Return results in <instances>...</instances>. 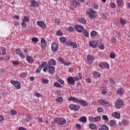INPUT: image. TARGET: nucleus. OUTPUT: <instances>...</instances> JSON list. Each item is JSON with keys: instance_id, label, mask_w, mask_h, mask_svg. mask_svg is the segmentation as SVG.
Masks as SVG:
<instances>
[{"instance_id": "obj_1", "label": "nucleus", "mask_w": 130, "mask_h": 130, "mask_svg": "<svg viewBox=\"0 0 130 130\" xmlns=\"http://www.w3.org/2000/svg\"><path fill=\"white\" fill-rule=\"evenodd\" d=\"M54 120L56 123L60 124V125H63L67 123V120L63 118L55 117Z\"/></svg>"}, {"instance_id": "obj_2", "label": "nucleus", "mask_w": 130, "mask_h": 130, "mask_svg": "<svg viewBox=\"0 0 130 130\" xmlns=\"http://www.w3.org/2000/svg\"><path fill=\"white\" fill-rule=\"evenodd\" d=\"M86 13L88 15L90 18H91V19H94V18H96V16H97L96 12L91 9H89L86 11Z\"/></svg>"}, {"instance_id": "obj_3", "label": "nucleus", "mask_w": 130, "mask_h": 130, "mask_svg": "<svg viewBox=\"0 0 130 130\" xmlns=\"http://www.w3.org/2000/svg\"><path fill=\"white\" fill-rule=\"evenodd\" d=\"M123 105H124V102L120 99L117 100L116 102L115 106L117 109H120Z\"/></svg>"}, {"instance_id": "obj_4", "label": "nucleus", "mask_w": 130, "mask_h": 130, "mask_svg": "<svg viewBox=\"0 0 130 130\" xmlns=\"http://www.w3.org/2000/svg\"><path fill=\"white\" fill-rule=\"evenodd\" d=\"M67 81L68 84H69V85H72V86H74V85L76 84V82L75 81V78L72 76L69 77L67 79Z\"/></svg>"}, {"instance_id": "obj_5", "label": "nucleus", "mask_w": 130, "mask_h": 130, "mask_svg": "<svg viewBox=\"0 0 130 130\" xmlns=\"http://www.w3.org/2000/svg\"><path fill=\"white\" fill-rule=\"evenodd\" d=\"M66 45H67V46H69L70 47L73 46V48H77V43L71 41L66 42Z\"/></svg>"}, {"instance_id": "obj_6", "label": "nucleus", "mask_w": 130, "mask_h": 130, "mask_svg": "<svg viewBox=\"0 0 130 130\" xmlns=\"http://www.w3.org/2000/svg\"><path fill=\"white\" fill-rule=\"evenodd\" d=\"M11 83L12 85L16 88L17 89H20L21 88V83L17 81L11 80Z\"/></svg>"}, {"instance_id": "obj_7", "label": "nucleus", "mask_w": 130, "mask_h": 130, "mask_svg": "<svg viewBox=\"0 0 130 130\" xmlns=\"http://www.w3.org/2000/svg\"><path fill=\"white\" fill-rule=\"evenodd\" d=\"M99 42L96 41H90L89 42V46L93 47V48H97Z\"/></svg>"}, {"instance_id": "obj_8", "label": "nucleus", "mask_w": 130, "mask_h": 130, "mask_svg": "<svg viewBox=\"0 0 130 130\" xmlns=\"http://www.w3.org/2000/svg\"><path fill=\"white\" fill-rule=\"evenodd\" d=\"M41 45L42 46V51H44L45 50V46H46V41L43 38H42L41 41Z\"/></svg>"}, {"instance_id": "obj_9", "label": "nucleus", "mask_w": 130, "mask_h": 130, "mask_svg": "<svg viewBox=\"0 0 130 130\" xmlns=\"http://www.w3.org/2000/svg\"><path fill=\"white\" fill-rule=\"evenodd\" d=\"M51 49L53 52H55V51H57L58 50V44L56 43H54L52 44Z\"/></svg>"}, {"instance_id": "obj_10", "label": "nucleus", "mask_w": 130, "mask_h": 130, "mask_svg": "<svg viewBox=\"0 0 130 130\" xmlns=\"http://www.w3.org/2000/svg\"><path fill=\"white\" fill-rule=\"evenodd\" d=\"M16 53L17 54V55H19L21 58L24 59L25 58V55L23 54V52H22V51L20 49H17L15 50Z\"/></svg>"}, {"instance_id": "obj_11", "label": "nucleus", "mask_w": 130, "mask_h": 130, "mask_svg": "<svg viewBox=\"0 0 130 130\" xmlns=\"http://www.w3.org/2000/svg\"><path fill=\"white\" fill-rule=\"evenodd\" d=\"M70 109H71V110H75V111H78V110L80 109V106L71 104L70 106Z\"/></svg>"}, {"instance_id": "obj_12", "label": "nucleus", "mask_w": 130, "mask_h": 130, "mask_svg": "<svg viewBox=\"0 0 130 130\" xmlns=\"http://www.w3.org/2000/svg\"><path fill=\"white\" fill-rule=\"evenodd\" d=\"M56 64V61L54 59H50L48 61L47 67H52L51 66H55Z\"/></svg>"}, {"instance_id": "obj_13", "label": "nucleus", "mask_w": 130, "mask_h": 130, "mask_svg": "<svg viewBox=\"0 0 130 130\" xmlns=\"http://www.w3.org/2000/svg\"><path fill=\"white\" fill-rule=\"evenodd\" d=\"M75 29L77 32L81 33L84 30V27L82 25H75Z\"/></svg>"}, {"instance_id": "obj_14", "label": "nucleus", "mask_w": 130, "mask_h": 130, "mask_svg": "<svg viewBox=\"0 0 130 130\" xmlns=\"http://www.w3.org/2000/svg\"><path fill=\"white\" fill-rule=\"evenodd\" d=\"M47 62H43L39 67V68L37 69L36 70V73H40V71L42 70L43 68H44L45 66H46Z\"/></svg>"}, {"instance_id": "obj_15", "label": "nucleus", "mask_w": 130, "mask_h": 130, "mask_svg": "<svg viewBox=\"0 0 130 130\" xmlns=\"http://www.w3.org/2000/svg\"><path fill=\"white\" fill-rule=\"evenodd\" d=\"M37 24L39 26V27L43 28V29H45V28H46V25L43 21H38Z\"/></svg>"}, {"instance_id": "obj_16", "label": "nucleus", "mask_w": 130, "mask_h": 130, "mask_svg": "<svg viewBox=\"0 0 130 130\" xmlns=\"http://www.w3.org/2000/svg\"><path fill=\"white\" fill-rule=\"evenodd\" d=\"M100 67L102 68H105L106 69H109V64L106 62H102L100 64Z\"/></svg>"}, {"instance_id": "obj_17", "label": "nucleus", "mask_w": 130, "mask_h": 130, "mask_svg": "<svg viewBox=\"0 0 130 130\" xmlns=\"http://www.w3.org/2000/svg\"><path fill=\"white\" fill-rule=\"evenodd\" d=\"M68 100H69V101H73V102H75L76 103H79L80 100H78V98L71 96L68 99Z\"/></svg>"}, {"instance_id": "obj_18", "label": "nucleus", "mask_w": 130, "mask_h": 130, "mask_svg": "<svg viewBox=\"0 0 130 130\" xmlns=\"http://www.w3.org/2000/svg\"><path fill=\"white\" fill-rule=\"evenodd\" d=\"M80 104V105H82V106L86 107L88 106V103L83 100H80L79 103Z\"/></svg>"}, {"instance_id": "obj_19", "label": "nucleus", "mask_w": 130, "mask_h": 130, "mask_svg": "<svg viewBox=\"0 0 130 130\" xmlns=\"http://www.w3.org/2000/svg\"><path fill=\"white\" fill-rule=\"evenodd\" d=\"M31 5L30 7H32L34 8V7H39V3H38L37 2L35 1H31Z\"/></svg>"}, {"instance_id": "obj_20", "label": "nucleus", "mask_w": 130, "mask_h": 130, "mask_svg": "<svg viewBox=\"0 0 130 130\" xmlns=\"http://www.w3.org/2000/svg\"><path fill=\"white\" fill-rule=\"evenodd\" d=\"M98 102L99 103H100V104H103V105H109V102H107V101H105L103 100H98Z\"/></svg>"}, {"instance_id": "obj_21", "label": "nucleus", "mask_w": 130, "mask_h": 130, "mask_svg": "<svg viewBox=\"0 0 130 130\" xmlns=\"http://www.w3.org/2000/svg\"><path fill=\"white\" fill-rule=\"evenodd\" d=\"M48 69L49 70V73L50 74H54V71L55 70V68L53 66H48Z\"/></svg>"}, {"instance_id": "obj_22", "label": "nucleus", "mask_w": 130, "mask_h": 130, "mask_svg": "<svg viewBox=\"0 0 130 130\" xmlns=\"http://www.w3.org/2000/svg\"><path fill=\"white\" fill-rule=\"evenodd\" d=\"M26 60L29 63H32V62H34V59H33V58L30 56H27Z\"/></svg>"}, {"instance_id": "obj_23", "label": "nucleus", "mask_w": 130, "mask_h": 130, "mask_svg": "<svg viewBox=\"0 0 130 130\" xmlns=\"http://www.w3.org/2000/svg\"><path fill=\"white\" fill-rule=\"evenodd\" d=\"M110 86L112 88H114L115 86V80H113V79L110 78Z\"/></svg>"}, {"instance_id": "obj_24", "label": "nucleus", "mask_w": 130, "mask_h": 130, "mask_svg": "<svg viewBox=\"0 0 130 130\" xmlns=\"http://www.w3.org/2000/svg\"><path fill=\"white\" fill-rule=\"evenodd\" d=\"M110 124L112 127H115V126L117 125L116 121H115L114 120H111L110 121Z\"/></svg>"}, {"instance_id": "obj_25", "label": "nucleus", "mask_w": 130, "mask_h": 130, "mask_svg": "<svg viewBox=\"0 0 130 130\" xmlns=\"http://www.w3.org/2000/svg\"><path fill=\"white\" fill-rule=\"evenodd\" d=\"M87 58L88 60H89L88 62H89V63H92V62L93 61V60L94 59L93 56H92V55H88L87 56Z\"/></svg>"}, {"instance_id": "obj_26", "label": "nucleus", "mask_w": 130, "mask_h": 130, "mask_svg": "<svg viewBox=\"0 0 130 130\" xmlns=\"http://www.w3.org/2000/svg\"><path fill=\"white\" fill-rule=\"evenodd\" d=\"M79 121H81V122H83V123H85V122H87V118L85 116H83L79 118Z\"/></svg>"}, {"instance_id": "obj_27", "label": "nucleus", "mask_w": 130, "mask_h": 130, "mask_svg": "<svg viewBox=\"0 0 130 130\" xmlns=\"http://www.w3.org/2000/svg\"><path fill=\"white\" fill-rule=\"evenodd\" d=\"M78 21L80 23H82V24H86V23H87L86 19L83 18H81L79 19Z\"/></svg>"}, {"instance_id": "obj_28", "label": "nucleus", "mask_w": 130, "mask_h": 130, "mask_svg": "<svg viewBox=\"0 0 130 130\" xmlns=\"http://www.w3.org/2000/svg\"><path fill=\"white\" fill-rule=\"evenodd\" d=\"M6 48L4 47H2L1 48V53L3 54V55H6Z\"/></svg>"}, {"instance_id": "obj_29", "label": "nucleus", "mask_w": 130, "mask_h": 130, "mask_svg": "<svg viewBox=\"0 0 130 130\" xmlns=\"http://www.w3.org/2000/svg\"><path fill=\"white\" fill-rule=\"evenodd\" d=\"M108 126L106 125H102V127L99 128V130H108Z\"/></svg>"}, {"instance_id": "obj_30", "label": "nucleus", "mask_w": 130, "mask_h": 130, "mask_svg": "<svg viewBox=\"0 0 130 130\" xmlns=\"http://www.w3.org/2000/svg\"><path fill=\"white\" fill-rule=\"evenodd\" d=\"M98 46L100 48V49H101L102 50H103V49H104V45H103L101 43H98Z\"/></svg>"}, {"instance_id": "obj_31", "label": "nucleus", "mask_w": 130, "mask_h": 130, "mask_svg": "<svg viewBox=\"0 0 130 130\" xmlns=\"http://www.w3.org/2000/svg\"><path fill=\"white\" fill-rule=\"evenodd\" d=\"M89 127L91 129H96V125L93 123L89 124Z\"/></svg>"}, {"instance_id": "obj_32", "label": "nucleus", "mask_w": 130, "mask_h": 130, "mask_svg": "<svg viewBox=\"0 0 130 130\" xmlns=\"http://www.w3.org/2000/svg\"><path fill=\"white\" fill-rule=\"evenodd\" d=\"M72 6H74V7H78V6H79V2H77V1H73L72 2Z\"/></svg>"}, {"instance_id": "obj_33", "label": "nucleus", "mask_w": 130, "mask_h": 130, "mask_svg": "<svg viewBox=\"0 0 130 130\" xmlns=\"http://www.w3.org/2000/svg\"><path fill=\"white\" fill-rule=\"evenodd\" d=\"M56 102L61 103L63 101V99L62 97H58L56 99Z\"/></svg>"}, {"instance_id": "obj_34", "label": "nucleus", "mask_w": 130, "mask_h": 130, "mask_svg": "<svg viewBox=\"0 0 130 130\" xmlns=\"http://www.w3.org/2000/svg\"><path fill=\"white\" fill-rule=\"evenodd\" d=\"M100 120H101V116H98L94 117V122H96V121H100Z\"/></svg>"}, {"instance_id": "obj_35", "label": "nucleus", "mask_w": 130, "mask_h": 130, "mask_svg": "<svg viewBox=\"0 0 130 130\" xmlns=\"http://www.w3.org/2000/svg\"><path fill=\"white\" fill-rule=\"evenodd\" d=\"M10 114L11 115H17V111L15 110H11L10 111Z\"/></svg>"}, {"instance_id": "obj_36", "label": "nucleus", "mask_w": 130, "mask_h": 130, "mask_svg": "<svg viewBox=\"0 0 130 130\" xmlns=\"http://www.w3.org/2000/svg\"><path fill=\"white\" fill-rule=\"evenodd\" d=\"M56 35L57 36H62V35H63V34L61 30H57L56 31Z\"/></svg>"}, {"instance_id": "obj_37", "label": "nucleus", "mask_w": 130, "mask_h": 130, "mask_svg": "<svg viewBox=\"0 0 130 130\" xmlns=\"http://www.w3.org/2000/svg\"><path fill=\"white\" fill-rule=\"evenodd\" d=\"M42 81L44 84H48V82H49L47 78H42Z\"/></svg>"}, {"instance_id": "obj_38", "label": "nucleus", "mask_w": 130, "mask_h": 130, "mask_svg": "<svg viewBox=\"0 0 130 130\" xmlns=\"http://www.w3.org/2000/svg\"><path fill=\"white\" fill-rule=\"evenodd\" d=\"M54 87H57V88H61V85L59 84L58 82H55L54 83Z\"/></svg>"}, {"instance_id": "obj_39", "label": "nucleus", "mask_w": 130, "mask_h": 130, "mask_svg": "<svg viewBox=\"0 0 130 130\" xmlns=\"http://www.w3.org/2000/svg\"><path fill=\"white\" fill-rule=\"evenodd\" d=\"M21 26L23 27V28H26V27H27V24H26V22H25L24 19L22 20L21 22Z\"/></svg>"}, {"instance_id": "obj_40", "label": "nucleus", "mask_w": 130, "mask_h": 130, "mask_svg": "<svg viewBox=\"0 0 130 130\" xmlns=\"http://www.w3.org/2000/svg\"><path fill=\"white\" fill-rule=\"evenodd\" d=\"M117 93L119 94V95H121L123 93V89L122 88H119L118 91H117Z\"/></svg>"}, {"instance_id": "obj_41", "label": "nucleus", "mask_w": 130, "mask_h": 130, "mask_svg": "<svg viewBox=\"0 0 130 130\" xmlns=\"http://www.w3.org/2000/svg\"><path fill=\"white\" fill-rule=\"evenodd\" d=\"M60 41L61 42H63V43H64V42H66L67 41V38L62 37L60 38Z\"/></svg>"}, {"instance_id": "obj_42", "label": "nucleus", "mask_w": 130, "mask_h": 130, "mask_svg": "<svg viewBox=\"0 0 130 130\" xmlns=\"http://www.w3.org/2000/svg\"><path fill=\"white\" fill-rule=\"evenodd\" d=\"M90 35L92 37H95L96 35H97V32L96 31L93 30L91 32Z\"/></svg>"}, {"instance_id": "obj_43", "label": "nucleus", "mask_w": 130, "mask_h": 130, "mask_svg": "<svg viewBox=\"0 0 130 130\" xmlns=\"http://www.w3.org/2000/svg\"><path fill=\"white\" fill-rule=\"evenodd\" d=\"M93 76L94 77H100V73L97 72H93Z\"/></svg>"}, {"instance_id": "obj_44", "label": "nucleus", "mask_w": 130, "mask_h": 130, "mask_svg": "<svg viewBox=\"0 0 130 130\" xmlns=\"http://www.w3.org/2000/svg\"><path fill=\"white\" fill-rule=\"evenodd\" d=\"M83 35H85V36L88 37V36H89V31H88L87 30H84L83 31Z\"/></svg>"}, {"instance_id": "obj_45", "label": "nucleus", "mask_w": 130, "mask_h": 130, "mask_svg": "<svg viewBox=\"0 0 130 130\" xmlns=\"http://www.w3.org/2000/svg\"><path fill=\"white\" fill-rule=\"evenodd\" d=\"M114 114L115 115V117L116 118H119V117H120V114H119V113H117V112H114Z\"/></svg>"}, {"instance_id": "obj_46", "label": "nucleus", "mask_w": 130, "mask_h": 130, "mask_svg": "<svg viewBox=\"0 0 130 130\" xmlns=\"http://www.w3.org/2000/svg\"><path fill=\"white\" fill-rule=\"evenodd\" d=\"M109 56H110V58H115V54H114V53H112L110 52Z\"/></svg>"}, {"instance_id": "obj_47", "label": "nucleus", "mask_w": 130, "mask_h": 130, "mask_svg": "<svg viewBox=\"0 0 130 130\" xmlns=\"http://www.w3.org/2000/svg\"><path fill=\"white\" fill-rule=\"evenodd\" d=\"M122 124L123 125H126L127 124V120L124 119L122 121Z\"/></svg>"}, {"instance_id": "obj_48", "label": "nucleus", "mask_w": 130, "mask_h": 130, "mask_svg": "<svg viewBox=\"0 0 130 130\" xmlns=\"http://www.w3.org/2000/svg\"><path fill=\"white\" fill-rule=\"evenodd\" d=\"M110 7H111V8H113V9H115L116 5H115V4H114V3L111 2L110 3Z\"/></svg>"}, {"instance_id": "obj_49", "label": "nucleus", "mask_w": 130, "mask_h": 130, "mask_svg": "<svg viewBox=\"0 0 130 130\" xmlns=\"http://www.w3.org/2000/svg\"><path fill=\"white\" fill-rule=\"evenodd\" d=\"M32 42H35V43H36L37 42H38V38H32Z\"/></svg>"}, {"instance_id": "obj_50", "label": "nucleus", "mask_w": 130, "mask_h": 130, "mask_svg": "<svg viewBox=\"0 0 130 130\" xmlns=\"http://www.w3.org/2000/svg\"><path fill=\"white\" fill-rule=\"evenodd\" d=\"M120 23L121 24H126V21L123 19H120Z\"/></svg>"}, {"instance_id": "obj_51", "label": "nucleus", "mask_w": 130, "mask_h": 130, "mask_svg": "<svg viewBox=\"0 0 130 130\" xmlns=\"http://www.w3.org/2000/svg\"><path fill=\"white\" fill-rule=\"evenodd\" d=\"M117 3L118 4V5L119 6H121V5H122V0H117Z\"/></svg>"}, {"instance_id": "obj_52", "label": "nucleus", "mask_w": 130, "mask_h": 130, "mask_svg": "<svg viewBox=\"0 0 130 130\" xmlns=\"http://www.w3.org/2000/svg\"><path fill=\"white\" fill-rule=\"evenodd\" d=\"M102 118L104 120H108V117L106 115H103Z\"/></svg>"}, {"instance_id": "obj_53", "label": "nucleus", "mask_w": 130, "mask_h": 130, "mask_svg": "<svg viewBox=\"0 0 130 130\" xmlns=\"http://www.w3.org/2000/svg\"><path fill=\"white\" fill-rule=\"evenodd\" d=\"M4 60H9V59H10V58H11V57H10V56H4L3 57Z\"/></svg>"}, {"instance_id": "obj_54", "label": "nucleus", "mask_w": 130, "mask_h": 130, "mask_svg": "<svg viewBox=\"0 0 130 130\" xmlns=\"http://www.w3.org/2000/svg\"><path fill=\"white\" fill-rule=\"evenodd\" d=\"M89 120H90V121H92L93 122H94V117L92 116H89Z\"/></svg>"}, {"instance_id": "obj_55", "label": "nucleus", "mask_w": 130, "mask_h": 130, "mask_svg": "<svg viewBox=\"0 0 130 130\" xmlns=\"http://www.w3.org/2000/svg\"><path fill=\"white\" fill-rule=\"evenodd\" d=\"M67 30L68 31H69V32H72L73 31H74V28L72 27H69L67 28Z\"/></svg>"}, {"instance_id": "obj_56", "label": "nucleus", "mask_w": 130, "mask_h": 130, "mask_svg": "<svg viewBox=\"0 0 130 130\" xmlns=\"http://www.w3.org/2000/svg\"><path fill=\"white\" fill-rule=\"evenodd\" d=\"M55 23H56V24L57 25H58V24H59V23H60V19L56 18L55 19Z\"/></svg>"}, {"instance_id": "obj_57", "label": "nucleus", "mask_w": 130, "mask_h": 130, "mask_svg": "<svg viewBox=\"0 0 130 130\" xmlns=\"http://www.w3.org/2000/svg\"><path fill=\"white\" fill-rule=\"evenodd\" d=\"M58 59L59 62H61V63H63V60L61 57H59Z\"/></svg>"}, {"instance_id": "obj_58", "label": "nucleus", "mask_w": 130, "mask_h": 130, "mask_svg": "<svg viewBox=\"0 0 130 130\" xmlns=\"http://www.w3.org/2000/svg\"><path fill=\"white\" fill-rule=\"evenodd\" d=\"M76 126L78 129H81L82 128V126L80 124H76Z\"/></svg>"}, {"instance_id": "obj_59", "label": "nucleus", "mask_w": 130, "mask_h": 130, "mask_svg": "<svg viewBox=\"0 0 130 130\" xmlns=\"http://www.w3.org/2000/svg\"><path fill=\"white\" fill-rule=\"evenodd\" d=\"M24 21L26 22H29V17L27 16H24L23 18Z\"/></svg>"}, {"instance_id": "obj_60", "label": "nucleus", "mask_w": 130, "mask_h": 130, "mask_svg": "<svg viewBox=\"0 0 130 130\" xmlns=\"http://www.w3.org/2000/svg\"><path fill=\"white\" fill-rule=\"evenodd\" d=\"M13 64H14V66H18V64H19V61H13L12 62Z\"/></svg>"}, {"instance_id": "obj_61", "label": "nucleus", "mask_w": 130, "mask_h": 130, "mask_svg": "<svg viewBox=\"0 0 130 130\" xmlns=\"http://www.w3.org/2000/svg\"><path fill=\"white\" fill-rule=\"evenodd\" d=\"M112 42H113V43H115L116 42V39H115V37H113L111 39Z\"/></svg>"}, {"instance_id": "obj_62", "label": "nucleus", "mask_w": 130, "mask_h": 130, "mask_svg": "<svg viewBox=\"0 0 130 130\" xmlns=\"http://www.w3.org/2000/svg\"><path fill=\"white\" fill-rule=\"evenodd\" d=\"M103 111V110L102 109V108L101 107H99L98 109V112H99L100 113H101V112H102Z\"/></svg>"}, {"instance_id": "obj_63", "label": "nucleus", "mask_w": 130, "mask_h": 130, "mask_svg": "<svg viewBox=\"0 0 130 130\" xmlns=\"http://www.w3.org/2000/svg\"><path fill=\"white\" fill-rule=\"evenodd\" d=\"M58 82H59L61 84V85H63L64 84V82L63 81V80L61 79L58 80Z\"/></svg>"}, {"instance_id": "obj_64", "label": "nucleus", "mask_w": 130, "mask_h": 130, "mask_svg": "<svg viewBox=\"0 0 130 130\" xmlns=\"http://www.w3.org/2000/svg\"><path fill=\"white\" fill-rule=\"evenodd\" d=\"M18 130H27V129L24 127H19Z\"/></svg>"}]
</instances>
